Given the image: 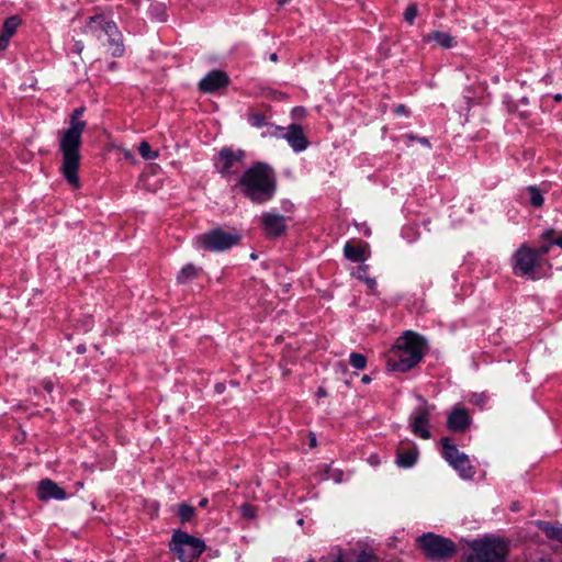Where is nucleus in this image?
Listing matches in <instances>:
<instances>
[{
    "label": "nucleus",
    "instance_id": "nucleus-35",
    "mask_svg": "<svg viewBox=\"0 0 562 562\" xmlns=\"http://www.w3.org/2000/svg\"><path fill=\"white\" fill-rule=\"evenodd\" d=\"M550 250V245H542L541 247L533 249L537 252V260L546 256Z\"/></svg>",
    "mask_w": 562,
    "mask_h": 562
},
{
    "label": "nucleus",
    "instance_id": "nucleus-6",
    "mask_svg": "<svg viewBox=\"0 0 562 562\" xmlns=\"http://www.w3.org/2000/svg\"><path fill=\"white\" fill-rule=\"evenodd\" d=\"M88 29L100 40L103 36L106 37L112 56L120 57L123 55L122 35L114 22L106 21L102 15H94L90 18Z\"/></svg>",
    "mask_w": 562,
    "mask_h": 562
},
{
    "label": "nucleus",
    "instance_id": "nucleus-29",
    "mask_svg": "<svg viewBox=\"0 0 562 562\" xmlns=\"http://www.w3.org/2000/svg\"><path fill=\"white\" fill-rule=\"evenodd\" d=\"M248 123L252 127H257V128L267 125L266 116H265V114H261V113H250L248 115Z\"/></svg>",
    "mask_w": 562,
    "mask_h": 562
},
{
    "label": "nucleus",
    "instance_id": "nucleus-42",
    "mask_svg": "<svg viewBox=\"0 0 562 562\" xmlns=\"http://www.w3.org/2000/svg\"><path fill=\"white\" fill-rule=\"evenodd\" d=\"M361 380H362L363 383H370L371 382V378L369 375H363Z\"/></svg>",
    "mask_w": 562,
    "mask_h": 562
},
{
    "label": "nucleus",
    "instance_id": "nucleus-13",
    "mask_svg": "<svg viewBox=\"0 0 562 562\" xmlns=\"http://www.w3.org/2000/svg\"><path fill=\"white\" fill-rule=\"evenodd\" d=\"M537 263V252L533 248L522 246L513 256V269L516 276L533 279V268Z\"/></svg>",
    "mask_w": 562,
    "mask_h": 562
},
{
    "label": "nucleus",
    "instance_id": "nucleus-14",
    "mask_svg": "<svg viewBox=\"0 0 562 562\" xmlns=\"http://www.w3.org/2000/svg\"><path fill=\"white\" fill-rule=\"evenodd\" d=\"M261 224L266 234L270 237H278L286 228L284 216L276 212H266L261 215Z\"/></svg>",
    "mask_w": 562,
    "mask_h": 562
},
{
    "label": "nucleus",
    "instance_id": "nucleus-52",
    "mask_svg": "<svg viewBox=\"0 0 562 562\" xmlns=\"http://www.w3.org/2000/svg\"><path fill=\"white\" fill-rule=\"evenodd\" d=\"M307 562H314V561L310 560V561H307Z\"/></svg>",
    "mask_w": 562,
    "mask_h": 562
},
{
    "label": "nucleus",
    "instance_id": "nucleus-20",
    "mask_svg": "<svg viewBox=\"0 0 562 562\" xmlns=\"http://www.w3.org/2000/svg\"><path fill=\"white\" fill-rule=\"evenodd\" d=\"M21 24V19L18 15H12L8 18L2 26V31L0 34V49L4 50L10 42V38L14 35L18 27Z\"/></svg>",
    "mask_w": 562,
    "mask_h": 562
},
{
    "label": "nucleus",
    "instance_id": "nucleus-34",
    "mask_svg": "<svg viewBox=\"0 0 562 562\" xmlns=\"http://www.w3.org/2000/svg\"><path fill=\"white\" fill-rule=\"evenodd\" d=\"M552 234H553V232H552V231H548V232H546V233L543 234V237H544L546 239L550 240V243H551L552 245H557V246H559L560 248H562V235H560L558 238H555V239H553V240H552V239H551Z\"/></svg>",
    "mask_w": 562,
    "mask_h": 562
},
{
    "label": "nucleus",
    "instance_id": "nucleus-46",
    "mask_svg": "<svg viewBox=\"0 0 562 562\" xmlns=\"http://www.w3.org/2000/svg\"><path fill=\"white\" fill-rule=\"evenodd\" d=\"M370 462H371L372 464H378V463H379V462H378V460H375V457H371V458H370Z\"/></svg>",
    "mask_w": 562,
    "mask_h": 562
},
{
    "label": "nucleus",
    "instance_id": "nucleus-39",
    "mask_svg": "<svg viewBox=\"0 0 562 562\" xmlns=\"http://www.w3.org/2000/svg\"><path fill=\"white\" fill-rule=\"evenodd\" d=\"M310 446L313 448L316 446V436L314 434H311L310 437Z\"/></svg>",
    "mask_w": 562,
    "mask_h": 562
},
{
    "label": "nucleus",
    "instance_id": "nucleus-26",
    "mask_svg": "<svg viewBox=\"0 0 562 562\" xmlns=\"http://www.w3.org/2000/svg\"><path fill=\"white\" fill-rule=\"evenodd\" d=\"M138 153L146 160H151L158 157V151L151 150L150 145L145 140L139 144Z\"/></svg>",
    "mask_w": 562,
    "mask_h": 562
},
{
    "label": "nucleus",
    "instance_id": "nucleus-32",
    "mask_svg": "<svg viewBox=\"0 0 562 562\" xmlns=\"http://www.w3.org/2000/svg\"><path fill=\"white\" fill-rule=\"evenodd\" d=\"M151 15L156 16L158 21L164 22L167 19V14L165 12V9L162 7H153L151 9Z\"/></svg>",
    "mask_w": 562,
    "mask_h": 562
},
{
    "label": "nucleus",
    "instance_id": "nucleus-12",
    "mask_svg": "<svg viewBox=\"0 0 562 562\" xmlns=\"http://www.w3.org/2000/svg\"><path fill=\"white\" fill-rule=\"evenodd\" d=\"M268 133L273 137L285 139L294 153H302L310 146L303 127L299 124H290L288 127L272 126Z\"/></svg>",
    "mask_w": 562,
    "mask_h": 562
},
{
    "label": "nucleus",
    "instance_id": "nucleus-19",
    "mask_svg": "<svg viewBox=\"0 0 562 562\" xmlns=\"http://www.w3.org/2000/svg\"><path fill=\"white\" fill-rule=\"evenodd\" d=\"M369 245L366 243L347 241L344 247L345 257L352 262H362L368 258Z\"/></svg>",
    "mask_w": 562,
    "mask_h": 562
},
{
    "label": "nucleus",
    "instance_id": "nucleus-10",
    "mask_svg": "<svg viewBox=\"0 0 562 562\" xmlns=\"http://www.w3.org/2000/svg\"><path fill=\"white\" fill-rule=\"evenodd\" d=\"M417 542L431 559L449 558L456 550L454 543L451 540L431 532L418 537Z\"/></svg>",
    "mask_w": 562,
    "mask_h": 562
},
{
    "label": "nucleus",
    "instance_id": "nucleus-40",
    "mask_svg": "<svg viewBox=\"0 0 562 562\" xmlns=\"http://www.w3.org/2000/svg\"><path fill=\"white\" fill-rule=\"evenodd\" d=\"M418 142L424 146H430L429 140L425 137L418 138Z\"/></svg>",
    "mask_w": 562,
    "mask_h": 562
},
{
    "label": "nucleus",
    "instance_id": "nucleus-24",
    "mask_svg": "<svg viewBox=\"0 0 562 562\" xmlns=\"http://www.w3.org/2000/svg\"><path fill=\"white\" fill-rule=\"evenodd\" d=\"M528 195H529V202L535 207H540L543 204V195L542 192L535 186H529L526 189Z\"/></svg>",
    "mask_w": 562,
    "mask_h": 562
},
{
    "label": "nucleus",
    "instance_id": "nucleus-47",
    "mask_svg": "<svg viewBox=\"0 0 562 562\" xmlns=\"http://www.w3.org/2000/svg\"><path fill=\"white\" fill-rule=\"evenodd\" d=\"M291 0H279V4L283 5L290 2Z\"/></svg>",
    "mask_w": 562,
    "mask_h": 562
},
{
    "label": "nucleus",
    "instance_id": "nucleus-16",
    "mask_svg": "<svg viewBox=\"0 0 562 562\" xmlns=\"http://www.w3.org/2000/svg\"><path fill=\"white\" fill-rule=\"evenodd\" d=\"M37 497L41 501L57 499L63 501L67 498V493L57 483L50 479H44L38 483Z\"/></svg>",
    "mask_w": 562,
    "mask_h": 562
},
{
    "label": "nucleus",
    "instance_id": "nucleus-4",
    "mask_svg": "<svg viewBox=\"0 0 562 562\" xmlns=\"http://www.w3.org/2000/svg\"><path fill=\"white\" fill-rule=\"evenodd\" d=\"M508 553L507 543L493 537H485L471 543L468 562H505Z\"/></svg>",
    "mask_w": 562,
    "mask_h": 562
},
{
    "label": "nucleus",
    "instance_id": "nucleus-31",
    "mask_svg": "<svg viewBox=\"0 0 562 562\" xmlns=\"http://www.w3.org/2000/svg\"><path fill=\"white\" fill-rule=\"evenodd\" d=\"M352 276L356 277L359 280L364 281V279L368 277V266L367 265H360L352 271Z\"/></svg>",
    "mask_w": 562,
    "mask_h": 562
},
{
    "label": "nucleus",
    "instance_id": "nucleus-41",
    "mask_svg": "<svg viewBox=\"0 0 562 562\" xmlns=\"http://www.w3.org/2000/svg\"><path fill=\"white\" fill-rule=\"evenodd\" d=\"M395 112L398 113V114L405 113V106L404 105H398L396 108Z\"/></svg>",
    "mask_w": 562,
    "mask_h": 562
},
{
    "label": "nucleus",
    "instance_id": "nucleus-21",
    "mask_svg": "<svg viewBox=\"0 0 562 562\" xmlns=\"http://www.w3.org/2000/svg\"><path fill=\"white\" fill-rule=\"evenodd\" d=\"M425 40L435 41L439 46L443 48H451L456 45L454 38L449 33L446 32L435 31L431 34H429Z\"/></svg>",
    "mask_w": 562,
    "mask_h": 562
},
{
    "label": "nucleus",
    "instance_id": "nucleus-2",
    "mask_svg": "<svg viewBox=\"0 0 562 562\" xmlns=\"http://www.w3.org/2000/svg\"><path fill=\"white\" fill-rule=\"evenodd\" d=\"M236 187L252 203H266L277 190L276 172L267 162H255L237 178Z\"/></svg>",
    "mask_w": 562,
    "mask_h": 562
},
{
    "label": "nucleus",
    "instance_id": "nucleus-8",
    "mask_svg": "<svg viewBox=\"0 0 562 562\" xmlns=\"http://www.w3.org/2000/svg\"><path fill=\"white\" fill-rule=\"evenodd\" d=\"M244 150L226 147L218 153L214 165L222 177L229 180L239 175L240 170L244 168Z\"/></svg>",
    "mask_w": 562,
    "mask_h": 562
},
{
    "label": "nucleus",
    "instance_id": "nucleus-48",
    "mask_svg": "<svg viewBox=\"0 0 562 562\" xmlns=\"http://www.w3.org/2000/svg\"><path fill=\"white\" fill-rule=\"evenodd\" d=\"M554 100H555V101H560V100H562V95H561V94H555V95H554Z\"/></svg>",
    "mask_w": 562,
    "mask_h": 562
},
{
    "label": "nucleus",
    "instance_id": "nucleus-1",
    "mask_svg": "<svg viewBox=\"0 0 562 562\" xmlns=\"http://www.w3.org/2000/svg\"><path fill=\"white\" fill-rule=\"evenodd\" d=\"M83 112L82 106L75 109L68 127L59 133V150L63 156L60 172L74 189L80 187L78 170L81 160V136L87 126V122L81 119Z\"/></svg>",
    "mask_w": 562,
    "mask_h": 562
},
{
    "label": "nucleus",
    "instance_id": "nucleus-49",
    "mask_svg": "<svg viewBox=\"0 0 562 562\" xmlns=\"http://www.w3.org/2000/svg\"><path fill=\"white\" fill-rule=\"evenodd\" d=\"M340 476H341V473L339 475H336L335 481L338 482V483L341 482Z\"/></svg>",
    "mask_w": 562,
    "mask_h": 562
},
{
    "label": "nucleus",
    "instance_id": "nucleus-50",
    "mask_svg": "<svg viewBox=\"0 0 562 562\" xmlns=\"http://www.w3.org/2000/svg\"><path fill=\"white\" fill-rule=\"evenodd\" d=\"M364 234L369 236L371 234L370 229H366Z\"/></svg>",
    "mask_w": 562,
    "mask_h": 562
},
{
    "label": "nucleus",
    "instance_id": "nucleus-23",
    "mask_svg": "<svg viewBox=\"0 0 562 562\" xmlns=\"http://www.w3.org/2000/svg\"><path fill=\"white\" fill-rule=\"evenodd\" d=\"M333 562H376V557L363 551L358 554L356 559H352V557L348 554H339L333 560Z\"/></svg>",
    "mask_w": 562,
    "mask_h": 562
},
{
    "label": "nucleus",
    "instance_id": "nucleus-18",
    "mask_svg": "<svg viewBox=\"0 0 562 562\" xmlns=\"http://www.w3.org/2000/svg\"><path fill=\"white\" fill-rule=\"evenodd\" d=\"M418 448L415 443H407V447L402 443L397 449L396 464L400 468L408 469L412 468L418 459Z\"/></svg>",
    "mask_w": 562,
    "mask_h": 562
},
{
    "label": "nucleus",
    "instance_id": "nucleus-9",
    "mask_svg": "<svg viewBox=\"0 0 562 562\" xmlns=\"http://www.w3.org/2000/svg\"><path fill=\"white\" fill-rule=\"evenodd\" d=\"M442 456L445 460L458 471L459 475L464 479H472L475 474V470L472 467L469 457L460 452L458 448L450 442L449 438H442Z\"/></svg>",
    "mask_w": 562,
    "mask_h": 562
},
{
    "label": "nucleus",
    "instance_id": "nucleus-17",
    "mask_svg": "<svg viewBox=\"0 0 562 562\" xmlns=\"http://www.w3.org/2000/svg\"><path fill=\"white\" fill-rule=\"evenodd\" d=\"M470 422L468 412L460 406H456L448 415L447 427L451 431L459 432L465 430Z\"/></svg>",
    "mask_w": 562,
    "mask_h": 562
},
{
    "label": "nucleus",
    "instance_id": "nucleus-33",
    "mask_svg": "<svg viewBox=\"0 0 562 562\" xmlns=\"http://www.w3.org/2000/svg\"><path fill=\"white\" fill-rule=\"evenodd\" d=\"M241 514L244 517L251 519L255 517L256 510H255L254 506H251L249 504H244L241 506Z\"/></svg>",
    "mask_w": 562,
    "mask_h": 562
},
{
    "label": "nucleus",
    "instance_id": "nucleus-3",
    "mask_svg": "<svg viewBox=\"0 0 562 562\" xmlns=\"http://www.w3.org/2000/svg\"><path fill=\"white\" fill-rule=\"evenodd\" d=\"M424 348V339L412 331H407L396 340V344L387 352V369L398 372L411 370L422 360Z\"/></svg>",
    "mask_w": 562,
    "mask_h": 562
},
{
    "label": "nucleus",
    "instance_id": "nucleus-27",
    "mask_svg": "<svg viewBox=\"0 0 562 562\" xmlns=\"http://www.w3.org/2000/svg\"><path fill=\"white\" fill-rule=\"evenodd\" d=\"M194 515V509L192 506L181 503L178 508V516L182 522L189 521Z\"/></svg>",
    "mask_w": 562,
    "mask_h": 562
},
{
    "label": "nucleus",
    "instance_id": "nucleus-30",
    "mask_svg": "<svg viewBox=\"0 0 562 562\" xmlns=\"http://www.w3.org/2000/svg\"><path fill=\"white\" fill-rule=\"evenodd\" d=\"M417 14H418L417 7L415 4H411L406 8V10L404 12V20L407 23L413 24Z\"/></svg>",
    "mask_w": 562,
    "mask_h": 562
},
{
    "label": "nucleus",
    "instance_id": "nucleus-28",
    "mask_svg": "<svg viewBox=\"0 0 562 562\" xmlns=\"http://www.w3.org/2000/svg\"><path fill=\"white\" fill-rule=\"evenodd\" d=\"M350 364L358 370H363L367 366V358L362 353L352 352L349 357Z\"/></svg>",
    "mask_w": 562,
    "mask_h": 562
},
{
    "label": "nucleus",
    "instance_id": "nucleus-7",
    "mask_svg": "<svg viewBox=\"0 0 562 562\" xmlns=\"http://www.w3.org/2000/svg\"><path fill=\"white\" fill-rule=\"evenodd\" d=\"M239 235L221 228L212 229L195 237V246L209 251H224L239 241Z\"/></svg>",
    "mask_w": 562,
    "mask_h": 562
},
{
    "label": "nucleus",
    "instance_id": "nucleus-11",
    "mask_svg": "<svg viewBox=\"0 0 562 562\" xmlns=\"http://www.w3.org/2000/svg\"><path fill=\"white\" fill-rule=\"evenodd\" d=\"M420 405L415 407L409 415L408 426L415 436L422 439H429L431 437L429 430L430 416L435 411V406L428 404L424 398H420Z\"/></svg>",
    "mask_w": 562,
    "mask_h": 562
},
{
    "label": "nucleus",
    "instance_id": "nucleus-45",
    "mask_svg": "<svg viewBox=\"0 0 562 562\" xmlns=\"http://www.w3.org/2000/svg\"><path fill=\"white\" fill-rule=\"evenodd\" d=\"M270 60H272V61H277L278 60V56H277L276 53L271 54Z\"/></svg>",
    "mask_w": 562,
    "mask_h": 562
},
{
    "label": "nucleus",
    "instance_id": "nucleus-25",
    "mask_svg": "<svg viewBox=\"0 0 562 562\" xmlns=\"http://www.w3.org/2000/svg\"><path fill=\"white\" fill-rule=\"evenodd\" d=\"M543 531L546 532V535L549 538L555 539V540L562 542V526L561 525H559V524H557V525L546 524L544 527H543Z\"/></svg>",
    "mask_w": 562,
    "mask_h": 562
},
{
    "label": "nucleus",
    "instance_id": "nucleus-43",
    "mask_svg": "<svg viewBox=\"0 0 562 562\" xmlns=\"http://www.w3.org/2000/svg\"><path fill=\"white\" fill-rule=\"evenodd\" d=\"M317 395H318V396H325V395H326L325 390H324V389H319V390L317 391Z\"/></svg>",
    "mask_w": 562,
    "mask_h": 562
},
{
    "label": "nucleus",
    "instance_id": "nucleus-36",
    "mask_svg": "<svg viewBox=\"0 0 562 562\" xmlns=\"http://www.w3.org/2000/svg\"><path fill=\"white\" fill-rule=\"evenodd\" d=\"M484 401H485V396H484L483 394H480V395L475 394V395H473V397L471 398V402H472L473 404H477V405L483 404V403H484Z\"/></svg>",
    "mask_w": 562,
    "mask_h": 562
},
{
    "label": "nucleus",
    "instance_id": "nucleus-37",
    "mask_svg": "<svg viewBox=\"0 0 562 562\" xmlns=\"http://www.w3.org/2000/svg\"><path fill=\"white\" fill-rule=\"evenodd\" d=\"M364 282L368 284V286H369L371 290H372V289H374V288H375V285H376L375 280H374V279H372V278H369V277H367V278L364 279Z\"/></svg>",
    "mask_w": 562,
    "mask_h": 562
},
{
    "label": "nucleus",
    "instance_id": "nucleus-38",
    "mask_svg": "<svg viewBox=\"0 0 562 562\" xmlns=\"http://www.w3.org/2000/svg\"><path fill=\"white\" fill-rule=\"evenodd\" d=\"M83 49V44L81 42H76L75 44V52L80 54Z\"/></svg>",
    "mask_w": 562,
    "mask_h": 562
},
{
    "label": "nucleus",
    "instance_id": "nucleus-5",
    "mask_svg": "<svg viewBox=\"0 0 562 562\" xmlns=\"http://www.w3.org/2000/svg\"><path fill=\"white\" fill-rule=\"evenodd\" d=\"M169 547L181 562H194L205 550L201 539L181 530L173 532Z\"/></svg>",
    "mask_w": 562,
    "mask_h": 562
},
{
    "label": "nucleus",
    "instance_id": "nucleus-51",
    "mask_svg": "<svg viewBox=\"0 0 562 562\" xmlns=\"http://www.w3.org/2000/svg\"><path fill=\"white\" fill-rule=\"evenodd\" d=\"M297 524H299V525H303V519H302V518H301V519H299V520H297Z\"/></svg>",
    "mask_w": 562,
    "mask_h": 562
},
{
    "label": "nucleus",
    "instance_id": "nucleus-44",
    "mask_svg": "<svg viewBox=\"0 0 562 562\" xmlns=\"http://www.w3.org/2000/svg\"><path fill=\"white\" fill-rule=\"evenodd\" d=\"M201 507H204L207 505V499L206 498H203L200 504H199Z\"/></svg>",
    "mask_w": 562,
    "mask_h": 562
},
{
    "label": "nucleus",
    "instance_id": "nucleus-22",
    "mask_svg": "<svg viewBox=\"0 0 562 562\" xmlns=\"http://www.w3.org/2000/svg\"><path fill=\"white\" fill-rule=\"evenodd\" d=\"M199 274V269L192 263L186 265L178 273L177 281L180 284H187L195 279Z\"/></svg>",
    "mask_w": 562,
    "mask_h": 562
},
{
    "label": "nucleus",
    "instance_id": "nucleus-15",
    "mask_svg": "<svg viewBox=\"0 0 562 562\" xmlns=\"http://www.w3.org/2000/svg\"><path fill=\"white\" fill-rule=\"evenodd\" d=\"M229 82L228 76L222 70H212L205 75L199 87L203 92L212 93L222 88H225Z\"/></svg>",
    "mask_w": 562,
    "mask_h": 562
}]
</instances>
